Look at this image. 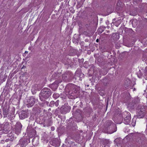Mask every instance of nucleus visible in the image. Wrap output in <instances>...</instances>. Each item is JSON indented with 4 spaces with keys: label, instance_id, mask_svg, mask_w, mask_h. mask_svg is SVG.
Wrapping results in <instances>:
<instances>
[{
    "label": "nucleus",
    "instance_id": "9d476101",
    "mask_svg": "<svg viewBox=\"0 0 147 147\" xmlns=\"http://www.w3.org/2000/svg\"><path fill=\"white\" fill-rule=\"evenodd\" d=\"M70 109L69 107L68 106L62 107L61 108V112L62 113L65 114L70 111Z\"/></svg>",
    "mask_w": 147,
    "mask_h": 147
},
{
    "label": "nucleus",
    "instance_id": "7ed1b4c3",
    "mask_svg": "<svg viewBox=\"0 0 147 147\" xmlns=\"http://www.w3.org/2000/svg\"><path fill=\"white\" fill-rule=\"evenodd\" d=\"M124 115L123 123L125 124H129L131 119V116L130 113L126 111L123 113Z\"/></svg>",
    "mask_w": 147,
    "mask_h": 147
},
{
    "label": "nucleus",
    "instance_id": "c9c22d12",
    "mask_svg": "<svg viewBox=\"0 0 147 147\" xmlns=\"http://www.w3.org/2000/svg\"><path fill=\"white\" fill-rule=\"evenodd\" d=\"M53 127H51L52 130H53Z\"/></svg>",
    "mask_w": 147,
    "mask_h": 147
},
{
    "label": "nucleus",
    "instance_id": "9b49d317",
    "mask_svg": "<svg viewBox=\"0 0 147 147\" xmlns=\"http://www.w3.org/2000/svg\"><path fill=\"white\" fill-rule=\"evenodd\" d=\"M50 144L54 146H59L60 145L59 142L57 139H54L50 142Z\"/></svg>",
    "mask_w": 147,
    "mask_h": 147
},
{
    "label": "nucleus",
    "instance_id": "dca6fc26",
    "mask_svg": "<svg viewBox=\"0 0 147 147\" xmlns=\"http://www.w3.org/2000/svg\"><path fill=\"white\" fill-rule=\"evenodd\" d=\"M3 113L4 117H6L8 113V110L7 109L3 108Z\"/></svg>",
    "mask_w": 147,
    "mask_h": 147
},
{
    "label": "nucleus",
    "instance_id": "0eeeda50",
    "mask_svg": "<svg viewBox=\"0 0 147 147\" xmlns=\"http://www.w3.org/2000/svg\"><path fill=\"white\" fill-rule=\"evenodd\" d=\"M27 133L31 137L34 136L36 134V130L34 129L28 127L27 129Z\"/></svg>",
    "mask_w": 147,
    "mask_h": 147
},
{
    "label": "nucleus",
    "instance_id": "393cba45",
    "mask_svg": "<svg viewBox=\"0 0 147 147\" xmlns=\"http://www.w3.org/2000/svg\"><path fill=\"white\" fill-rule=\"evenodd\" d=\"M42 101V102H40V105L42 107H43L45 106L44 102V100L43 101Z\"/></svg>",
    "mask_w": 147,
    "mask_h": 147
},
{
    "label": "nucleus",
    "instance_id": "f03ea898",
    "mask_svg": "<svg viewBox=\"0 0 147 147\" xmlns=\"http://www.w3.org/2000/svg\"><path fill=\"white\" fill-rule=\"evenodd\" d=\"M51 94V90L48 88H43L39 94V97L40 100L42 101L44 99L49 98Z\"/></svg>",
    "mask_w": 147,
    "mask_h": 147
},
{
    "label": "nucleus",
    "instance_id": "473e14b6",
    "mask_svg": "<svg viewBox=\"0 0 147 147\" xmlns=\"http://www.w3.org/2000/svg\"><path fill=\"white\" fill-rule=\"evenodd\" d=\"M28 53V51H26L25 52V53Z\"/></svg>",
    "mask_w": 147,
    "mask_h": 147
},
{
    "label": "nucleus",
    "instance_id": "c756f323",
    "mask_svg": "<svg viewBox=\"0 0 147 147\" xmlns=\"http://www.w3.org/2000/svg\"><path fill=\"white\" fill-rule=\"evenodd\" d=\"M72 50H70V53H69V55H73L74 54V53L72 52Z\"/></svg>",
    "mask_w": 147,
    "mask_h": 147
},
{
    "label": "nucleus",
    "instance_id": "1a4fd4ad",
    "mask_svg": "<svg viewBox=\"0 0 147 147\" xmlns=\"http://www.w3.org/2000/svg\"><path fill=\"white\" fill-rule=\"evenodd\" d=\"M22 127V125L20 122H18L16 123L15 125V130L17 133L20 132Z\"/></svg>",
    "mask_w": 147,
    "mask_h": 147
},
{
    "label": "nucleus",
    "instance_id": "4468645a",
    "mask_svg": "<svg viewBox=\"0 0 147 147\" xmlns=\"http://www.w3.org/2000/svg\"><path fill=\"white\" fill-rule=\"evenodd\" d=\"M112 37L115 40H118L119 38V34L118 33H114L112 34Z\"/></svg>",
    "mask_w": 147,
    "mask_h": 147
},
{
    "label": "nucleus",
    "instance_id": "f704fd0d",
    "mask_svg": "<svg viewBox=\"0 0 147 147\" xmlns=\"http://www.w3.org/2000/svg\"><path fill=\"white\" fill-rule=\"evenodd\" d=\"M1 113V109H0V114Z\"/></svg>",
    "mask_w": 147,
    "mask_h": 147
},
{
    "label": "nucleus",
    "instance_id": "6e6552de",
    "mask_svg": "<svg viewBox=\"0 0 147 147\" xmlns=\"http://www.w3.org/2000/svg\"><path fill=\"white\" fill-rule=\"evenodd\" d=\"M124 115H123V113H120L117 115L116 122L117 123L120 124L122 123L123 120Z\"/></svg>",
    "mask_w": 147,
    "mask_h": 147
},
{
    "label": "nucleus",
    "instance_id": "b1692460",
    "mask_svg": "<svg viewBox=\"0 0 147 147\" xmlns=\"http://www.w3.org/2000/svg\"><path fill=\"white\" fill-rule=\"evenodd\" d=\"M55 102L53 101H51L50 104H49V106L51 107H53L55 105Z\"/></svg>",
    "mask_w": 147,
    "mask_h": 147
},
{
    "label": "nucleus",
    "instance_id": "ddd939ff",
    "mask_svg": "<svg viewBox=\"0 0 147 147\" xmlns=\"http://www.w3.org/2000/svg\"><path fill=\"white\" fill-rule=\"evenodd\" d=\"M131 82L129 79L125 80L124 82V86L125 88L129 87L130 85Z\"/></svg>",
    "mask_w": 147,
    "mask_h": 147
},
{
    "label": "nucleus",
    "instance_id": "2eb2a0df",
    "mask_svg": "<svg viewBox=\"0 0 147 147\" xmlns=\"http://www.w3.org/2000/svg\"><path fill=\"white\" fill-rule=\"evenodd\" d=\"M27 115L26 112H23L19 115V117L20 119H23L27 117Z\"/></svg>",
    "mask_w": 147,
    "mask_h": 147
},
{
    "label": "nucleus",
    "instance_id": "39448f33",
    "mask_svg": "<svg viewBox=\"0 0 147 147\" xmlns=\"http://www.w3.org/2000/svg\"><path fill=\"white\" fill-rule=\"evenodd\" d=\"M36 101V98L32 97H30L27 102V105L28 107H31L34 104Z\"/></svg>",
    "mask_w": 147,
    "mask_h": 147
},
{
    "label": "nucleus",
    "instance_id": "aec40b11",
    "mask_svg": "<svg viewBox=\"0 0 147 147\" xmlns=\"http://www.w3.org/2000/svg\"><path fill=\"white\" fill-rule=\"evenodd\" d=\"M121 22V21L120 20H119L114 23V24L116 26H118L119 24H120Z\"/></svg>",
    "mask_w": 147,
    "mask_h": 147
},
{
    "label": "nucleus",
    "instance_id": "bb28decb",
    "mask_svg": "<svg viewBox=\"0 0 147 147\" xmlns=\"http://www.w3.org/2000/svg\"><path fill=\"white\" fill-rule=\"evenodd\" d=\"M135 104V103H133L132 104H131V103H130L128 105V107H132L134 106V104Z\"/></svg>",
    "mask_w": 147,
    "mask_h": 147
},
{
    "label": "nucleus",
    "instance_id": "5701e85b",
    "mask_svg": "<svg viewBox=\"0 0 147 147\" xmlns=\"http://www.w3.org/2000/svg\"><path fill=\"white\" fill-rule=\"evenodd\" d=\"M103 59L102 57H98L97 59L98 61L100 63H102L103 61Z\"/></svg>",
    "mask_w": 147,
    "mask_h": 147
},
{
    "label": "nucleus",
    "instance_id": "72a5a7b5",
    "mask_svg": "<svg viewBox=\"0 0 147 147\" xmlns=\"http://www.w3.org/2000/svg\"><path fill=\"white\" fill-rule=\"evenodd\" d=\"M88 24H86V27H88Z\"/></svg>",
    "mask_w": 147,
    "mask_h": 147
},
{
    "label": "nucleus",
    "instance_id": "6ab92c4d",
    "mask_svg": "<svg viewBox=\"0 0 147 147\" xmlns=\"http://www.w3.org/2000/svg\"><path fill=\"white\" fill-rule=\"evenodd\" d=\"M120 141L119 138L116 139L114 140V142L116 143L117 146H119V144H120Z\"/></svg>",
    "mask_w": 147,
    "mask_h": 147
},
{
    "label": "nucleus",
    "instance_id": "f257e3e1",
    "mask_svg": "<svg viewBox=\"0 0 147 147\" xmlns=\"http://www.w3.org/2000/svg\"><path fill=\"white\" fill-rule=\"evenodd\" d=\"M116 125L111 121H106L104 124V131L108 134H111L117 131Z\"/></svg>",
    "mask_w": 147,
    "mask_h": 147
},
{
    "label": "nucleus",
    "instance_id": "a878e982",
    "mask_svg": "<svg viewBox=\"0 0 147 147\" xmlns=\"http://www.w3.org/2000/svg\"><path fill=\"white\" fill-rule=\"evenodd\" d=\"M59 101L57 100L56 102H55V105L56 107H57L59 105Z\"/></svg>",
    "mask_w": 147,
    "mask_h": 147
},
{
    "label": "nucleus",
    "instance_id": "423d86ee",
    "mask_svg": "<svg viewBox=\"0 0 147 147\" xmlns=\"http://www.w3.org/2000/svg\"><path fill=\"white\" fill-rule=\"evenodd\" d=\"M10 126L9 124L7 123H5L2 129L3 132L5 134H7L10 131V128L9 127Z\"/></svg>",
    "mask_w": 147,
    "mask_h": 147
},
{
    "label": "nucleus",
    "instance_id": "58836bf2",
    "mask_svg": "<svg viewBox=\"0 0 147 147\" xmlns=\"http://www.w3.org/2000/svg\"><path fill=\"white\" fill-rule=\"evenodd\" d=\"M23 68V67H22V69Z\"/></svg>",
    "mask_w": 147,
    "mask_h": 147
},
{
    "label": "nucleus",
    "instance_id": "412c9836",
    "mask_svg": "<svg viewBox=\"0 0 147 147\" xmlns=\"http://www.w3.org/2000/svg\"><path fill=\"white\" fill-rule=\"evenodd\" d=\"M59 96V94L58 93H54L53 95V97L55 99H56Z\"/></svg>",
    "mask_w": 147,
    "mask_h": 147
},
{
    "label": "nucleus",
    "instance_id": "f3484780",
    "mask_svg": "<svg viewBox=\"0 0 147 147\" xmlns=\"http://www.w3.org/2000/svg\"><path fill=\"white\" fill-rule=\"evenodd\" d=\"M62 77L63 80L67 81L68 80L69 76L66 73H65L62 75Z\"/></svg>",
    "mask_w": 147,
    "mask_h": 147
},
{
    "label": "nucleus",
    "instance_id": "cd10ccee",
    "mask_svg": "<svg viewBox=\"0 0 147 147\" xmlns=\"http://www.w3.org/2000/svg\"><path fill=\"white\" fill-rule=\"evenodd\" d=\"M33 90H34L33 88L32 89V93L33 94H34V93H36V92L37 91V90L36 89H35L33 91Z\"/></svg>",
    "mask_w": 147,
    "mask_h": 147
},
{
    "label": "nucleus",
    "instance_id": "e433bc0d",
    "mask_svg": "<svg viewBox=\"0 0 147 147\" xmlns=\"http://www.w3.org/2000/svg\"><path fill=\"white\" fill-rule=\"evenodd\" d=\"M78 114H79L80 116H81V115L80 114H79V113Z\"/></svg>",
    "mask_w": 147,
    "mask_h": 147
},
{
    "label": "nucleus",
    "instance_id": "7c9ffc66",
    "mask_svg": "<svg viewBox=\"0 0 147 147\" xmlns=\"http://www.w3.org/2000/svg\"><path fill=\"white\" fill-rule=\"evenodd\" d=\"M144 71L145 72H147V67H146L145 68Z\"/></svg>",
    "mask_w": 147,
    "mask_h": 147
},
{
    "label": "nucleus",
    "instance_id": "c85d7f7f",
    "mask_svg": "<svg viewBox=\"0 0 147 147\" xmlns=\"http://www.w3.org/2000/svg\"><path fill=\"white\" fill-rule=\"evenodd\" d=\"M44 102H45V105H47V106H48V105L49 104V102L48 101H45V99H44Z\"/></svg>",
    "mask_w": 147,
    "mask_h": 147
},
{
    "label": "nucleus",
    "instance_id": "4be33fe9",
    "mask_svg": "<svg viewBox=\"0 0 147 147\" xmlns=\"http://www.w3.org/2000/svg\"><path fill=\"white\" fill-rule=\"evenodd\" d=\"M136 120L133 119L132 120L131 124H130L133 126L134 127L136 124Z\"/></svg>",
    "mask_w": 147,
    "mask_h": 147
},
{
    "label": "nucleus",
    "instance_id": "2f4dec72",
    "mask_svg": "<svg viewBox=\"0 0 147 147\" xmlns=\"http://www.w3.org/2000/svg\"><path fill=\"white\" fill-rule=\"evenodd\" d=\"M96 41L97 42H98V41H99V40L98 39H97L96 40Z\"/></svg>",
    "mask_w": 147,
    "mask_h": 147
},
{
    "label": "nucleus",
    "instance_id": "20e7f679",
    "mask_svg": "<svg viewBox=\"0 0 147 147\" xmlns=\"http://www.w3.org/2000/svg\"><path fill=\"white\" fill-rule=\"evenodd\" d=\"M142 106L140 105L137 108V115L139 118L143 117L145 115V111L144 109L142 108Z\"/></svg>",
    "mask_w": 147,
    "mask_h": 147
},
{
    "label": "nucleus",
    "instance_id": "f8f14e48",
    "mask_svg": "<svg viewBox=\"0 0 147 147\" xmlns=\"http://www.w3.org/2000/svg\"><path fill=\"white\" fill-rule=\"evenodd\" d=\"M20 142L21 147H25L28 144L26 140H20Z\"/></svg>",
    "mask_w": 147,
    "mask_h": 147
},
{
    "label": "nucleus",
    "instance_id": "a211bd4d",
    "mask_svg": "<svg viewBox=\"0 0 147 147\" xmlns=\"http://www.w3.org/2000/svg\"><path fill=\"white\" fill-rule=\"evenodd\" d=\"M46 123H47V125L50 126H51L52 123L51 119H49L46 121Z\"/></svg>",
    "mask_w": 147,
    "mask_h": 147
},
{
    "label": "nucleus",
    "instance_id": "4c0bfd02",
    "mask_svg": "<svg viewBox=\"0 0 147 147\" xmlns=\"http://www.w3.org/2000/svg\"><path fill=\"white\" fill-rule=\"evenodd\" d=\"M23 67H24V66H23Z\"/></svg>",
    "mask_w": 147,
    "mask_h": 147
}]
</instances>
